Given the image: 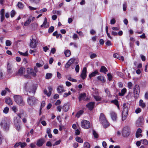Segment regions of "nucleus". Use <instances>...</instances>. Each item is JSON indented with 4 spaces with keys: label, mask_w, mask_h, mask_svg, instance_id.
<instances>
[{
    "label": "nucleus",
    "mask_w": 148,
    "mask_h": 148,
    "mask_svg": "<svg viewBox=\"0 0 148 148\" xmlns=\"http://www.w3.org/2000/svg\"><path fill=\"white\" fill-rule=\"evenodd\" d=\"M99 120L104 128H106L110 125L109 123L107 120L104 114L103 113L100 114Z\"/></svg>",
    "instance_id": "f257e3e1"
},
{
    "label": "nucleus",
    "mask_w": 148,
    "mask_h": 148,
    "mask_svg": "<svg viewBox=\"0 0 148 148\" xmlns=\"http://www.w3.org/2000/svg\"><path fill=\"white\" fill-rule=\"evenodd\" d=\"M1 128L5 131H8L9 130L10 123L8 121L7 118H4L2 119L0 123Z\"/></svg>",
    "instance_id": "f03ea898"
},
{
    "label": "nucleus",
    "mask_w": 148,
    "mask_h": 148,
    "mask_svg": "<svg viewBox=\"0 0 148 148\" xmlns=\"http://www.w3.org/2000/svg\"><path fill=\"white\" fill-rule=\"evenodd\" d=\"M37 86V85H34L29 86L28 85L25 86V89L29 92V93L32 94L33 96L35 95Z\"/></svg>",
    "instance_id": "7ed1b4c3"
},
{
    "label": "nucleus",
    "mask_w": 148,
    "mask_h": 148,
    "mask_svg": "<svg viewBox=\"0 0 148 148\" xmlns=\"http://www.w3.org/2000/svg\"><path fill=\"white\" fill-rule=\"evenodd\" d=\"M14 98L16 102L20 106H22L25 105V103L21 96L15 95L14 96Z\"/></svg>",
    "instance_id": "20e7f679"
},
{
    "label": "nucleus",
    "mask_w": 148,
    "mask_h": 148,
    "mask_svg": "<svg viewBox=\"0 0 148 148\" xmlns=\"http://www.w3.org/2000/svg\"><path fill=\"white\" fill-rule=\"evenodd\" d=\"M27 95L29 96L27 99V102L28 104L31 106L35 105L37 101V100L35 97L33 96H30L28 93Z\"/></svg>",
    "instance_id": "39448f33"
},
{
    "label": "nucleus",
    "mask_w": 148,
    "mask_h": 148,
    "mask_svg": "<svg viewBox=\"0 0 148 148\" xmlns=\"http://www.w3.org/2000/svg\"><path fill=\"white\" fill-rule=\"evenodd\" d=\"M131 131L130 128L127 126L123 128L122 132V136L127 138L128 137L130 134Z\"/></svg>",
    "instance_id": "423d86ee"
},
{
    "label": "nucleus",
    "mask_w": 148,
    "mask_h": 148,
    "mask_svg": "<svg viewBox=\"0 0 148 148\" xmlns=\"http://www.w3.org/2000/svg\"><path fill=\"white\" fill-rule=\"evenodd\" d=\"M140 92V88L138 85H135L133 88V93L134 94V97L137 99L139 97Z\"/></svg>",
    "instance_id": "0eeeda50"
},
{
    "label": "nucleus",
    "mask_w": 148,
    "mask_h": 148,
    "mask_svg": "<svg viewBox=\"0 0 148 148\" xmlns=\"http://www.w3.org/2000/svg\"><path fill=\"white\" fill-rule=\"evenodd\" d=\"M81 125L82 128L88 129L90 127V122L88 121L83 120L81 122Z\"/></svg>",
    "instance_id": "6e6552de"
},
{
    "label": "nucleus",
    "mask_w": 148,
    "mask_h": 148,
    "mask_svg": "<svg viewBox=\"0 0 148 148\" xmlns=\"http://www.w3.org/2000/svg\"><path fill=\"white\" fill-rule=\"evenodd\" d=\"M14 123L16 129L17 130L19 131L20 128V121L18 120L17 118H16L14 120Z\"/></svg>",
    "instance_id": "1a4fd4ad"
},
{
    "label": "nucleus",
    "mask_w": 148,
    "mask_h": 148,
    "mask_svg": "<svg viewBox=\"0 0 148 148\" xmlns=\"http://www.w3.org/2000/svg\"><path fill=\"white\" fill-rule=\"evenodd\" d=\"M87 69L86 67H84L83 69L82 73L80 75V77L83 79H84L87 76Z\"/></svg>",
    "instance_id": "9d476101"
},
{
    "label": "nucleus",
    "mask_w": 148,
    "mask_h": 148,
    "mask_svg": "<svg viewBox=\"0 0 148 148\" xmlns=\"http://www.w3.org/2000/svg\"><path fill=\"white\" fill-rule=\"evenodd\" d=\"M75 59L74 58H72L70 59L66 63L65 65V67L66 68H69L71 65L75 61Z\"/></svg>",
    "instance_id": "9b49d317"
},
{
    "label": "nucleus",
    "mask_w": 148,
    "mask_h": 148,
    "mask_svg": "<svg viewBox=\"0 0 148 148\" xmlns=\"http://www.w3.org/2000/svg\"><path fill=\"white\" fill-rule=\"evenodd\" d=\"M94 102H91L86 104V107L88 108L89 110L91 111L94 108Z\"/></svg>",
    "instance_id": "f8f14e48"
},
{
    "label": "nucleus",
    "mask_w": 148,
    "mask_h": 148,
    "mask_svg": "<svg viewBox=\"0 0 148 148\" xmlns=\"http://www.w3.org/2000/svg\"><path fill=\"white\" fill-rule=\"evenodd\" d=\"M86 97V94L84 92L80 94L78 97V99L79 101H81L82 100H86V99H85Z\"/></svg>",
    "instance_id": "ddd939ff"
},
{
    "label": "nucleus",
    "mask_w": 148,
    "mask_h": 148,
    "mask_svg": "<svg viewBox=\"0 0 148 148\" xmlns=\"http://www.w3.org/2000/svg\"><path fill=\"white\" fill-rule=\"evenodd\" d=\"M57 90L58 93L60 95H61L62 92L65 91V90L64 89L62 85L59 86L57 88Z\"/></svg>",
    "instance_id": "4468645a"
},
{
    "label": "nucleus",
    "mask_w": 148,
    "mask_h": 148,
    "mask_svg": "<svg viewBox=\"0 0 148 148\" xmlns=\"http://www.w3.org/2000/svg\"><path fill=\"white\" fill-rule=\"evenodd\" d=\"M27 73L31 75L32 76L35 77L36 75V74L34 71L33 69L30 68L27 69Z\"/></svg>",
    "instance_id": "2eb2a0df"
},
{
    "label": "nucleus",
    "mask_w": 148,
    "mask_h": 148,
    "mask_svg": "<svg viewBox=\"0 0 148 148\" xmlns=\"http://www.w3.org/2000/svg\"><path fill=\"white\" fill-rule=\"evenodd\" d=\"M25 68L23 67H21L18 70L17 73V75H21L25 73Z\"/></svg>",
    "instance_id": "dca6fc26"
},
{
    "label": "nucleus",
    "mask_w": 148,
    "mask_h": 148,
    "mask_svg": "<svg viewBox=\"0 0 148 148\" xmlns=\"http://www.w3.org/2000/svg\"><path fill=\"white\" fill-rule=\"evenodd\" d=\"M30 46L32 48H34L36 46V41L33 38L31 40Z\"/></svg>",
    "instance_id": "f3484780"
},
{
    "label": "nucleus",
    "mask_w": 148,
    "mask_h": 148,
    "mask_svg": "<svg viewBox=\"0 0 148 148\" xmlns=\"http://www.w3.org/2000/svg\"><path fill=\"white\" fill-rule=\"evenodd\" d=\"M110 116L113 121H116L117 119V114L114 111H112L110 113Z\"/></svg>",
    "instance_id": "a211bd4d"
},
{
    "label": "nucleus",
    "mask_w": 148,
    "mask_h": 148,
    "mask_svg": "<svg viewBox=\"0 0 148 148\" xmlns=\"http://www.w3.org/2000/svg\"><path fill=\"white\" fill-rule=\"evenodd\" d=\"M44 142V139L43 138H40L38 140L36 145L38 147H41L43 145Z\"/></svg>",
    "instance_id": "6ab92c4d"
},
{
    "label": "nucleus",
    "mask_w": 148,
    "mask_h": 148,
    "mask_svg": "<svg viewBox=\"0 0 148 148\" xmlns=\"http://www.w3.org/2000/svg\"><path fill=\"white\" fill-rule=\"evenodd\" d=\"M48 89L49 90V92H47V90L45 89L44 90V93L47 95V96L48 97L50 96L51 94V91L52 90V89L51 87L50 86H49L48 87Z\"/></svg>",
    "instance_id": "aec40b11"
},
{
    "label": "nucleus",
    "mask_w": 148,
    "mask_h": 148,
    "mask_svg": "<svg viewBox=\"0 0 148 148\" xmlns=\"http://www.w3.org/2000/svg\"><path fill=\"white\" fill-rule=\"evenodd\" d=\"M5 102L9 106L12 105L13 104L12 101L11 99L9 97H7L5 98Z\"/></svg>",
    "instance_id": "412c9836"
},
{
    "label": "nucleus",
    "mask_w": 148,
    "mask_h": 148,
    "mask_svg": "<svg viewBox=\"0 0 148 148\" xmlns=\"http://www.w3.org/2000/svg\"><path fill=\"white\" fill-rule=\"evenodd\" d=\"M143 120V117L140 116L136 121V125L138 126L139 125H140L142 123Z\"/></svg>",
    "instance_id": "4be33fe9"
},
{
    "label": "nucleus",
    "mask_w": 148,
    "mask_h": 148,
    "mask_svg": "<svg viewBox=\"0 0 148 148\" xmlns=\"http://www.w3.org/2000/svg\"><path fill=\"white\" fill-rule=\"evenodd\" d=\"M99 73L97 70H96L92 72L89 75V77L91 78L92 77L95 76L97 75H99Z\"/></svg>",
    "instance_id": "5701e85b"
},
{
    "label": "nucleus",
    "mask_w": 148,
    "mask_h": 148,
    "mask_svg": "<svg viewBox=\"0 0 148 148\" xmlns=\"http://www.w3.org/2000/svg\"><path fill=\"white\" fill-rule=\"evenodd\" d=\"M100 71L101 72L105 74H106L108 72V70L107 68L104 66H101V67Z\"/></svg>",
    "instance_id": "b1692460"
},
{
    "label": "nucleus",
    "mask_w": 148,
    "mask_h": 148,
    "mask_svg": "<svg viewBox=\"0 0 148 148\" xmlns=\"http://www.w3.org/2000/svg\"><path fill=\"white\" fill-rule=\"evenodd\" d=\"M139 105L143 108H145L146 106L145 104L143 102V101L142 99H140L139 100Z\"/></svg>",
    "instance_id": "393cba45"
},
{
    "label": "nucleus",
    "mask_w": 148,
    "mask_h": 148,
    "mask_svg": "<svg viewBox=\"0 0 148 148\" xmlns=\"http://www.w3.org/2000/svg\"><path fill=\"white\" fill-rule=\"evenodd\" d=\"M71 52L69 50L67 49L65 50L64 52L65 56L66 57H69L71 55Z\"/></svg>",
    "instance_id": "a878e982"
},
{
    "label": "nucleus",
    "mask_w": 148,
    "mask_h": 148,
    "mask_svg": "<svg viewBox=\"0 0 148 148\" xmlns=\"http://www.w3.org/2000/svg\"><path fill=\"white\" fill-rule=\"evenodd\" d=\"M127 91V89L125 88H124L121 90V92H119V96H123Z\"/></svg>",
    "instance_id": "bb28decb"
},
{
    "label": "nucleus",
    "mask_w": 148,
    "mask_h": 148,
    "mask_svg": "<svg viewBox=\"0 0 148 148\" xmlns=\"http://www.w3.org/2000/svg\"><path fill=\"white\" fill-rule=\"evenodd\" d=\"M128 107H125L123 108L122 111V114L123 115H128Z\"/></svg>",
    "instance_id": "cd10ccee"
},
{
    "label": "nucleus",
    "mask_w": 148,
    "mask_h": 148,
    "mask_svg": "<svg viewBox=\"0 0 148 148\" xmlns=\"http://www.w3.org/2000/svg\"><path fill=\"white\" fill-rule=\"evenodd\" d=\"M97 78L98 79L101 81L102 83H104L105 82V80L104 79V77L102 76H99L97 77Z\"/></svg>",
    "instance_id": "c85d7f7f"
},
{
    "label": "nucleus",
    "mask_w": 148,
    "mask_h": 148,
    "mask_svg": "<svg viewBox=\"0 0 148 148\" xmlns=\"http://www.w3.org/2000/svg\"><path fill=\"white\" fill-rule=\"evenodd\" d=\"M69 106L66 104H65L63 106L62 109L64 112H67L69 110Z\"/></svg>",
    "instance_id": "c756f323"
},
{
    "label": "nucleus",
    "mask_w": 148,
    "mask_h": 148,
    "mask_svg": "<svg viewBox=\"0 0 148 148\" xmlns=\"http://www.w3.org/2000/svg\"><path fill=\"white\" fill-rule=\"evenodd\" d=\"M84 111L83 110H81L78 111L76 114V116L77 118H79L80 116L83 114Z\"/></svg>",
    "instance_id": "7c9ffc66"
},
{
    "label": "nucleus",
    "mask_w": 148,
    "mask_h": 148,
    "mask_svg": "<svg viewBox=\"0 0 148 148\" xmlns=\"http://www.w3.org/2000/svg\"><path fill=\"white\" fill-rule=\"evenodd\" d=\"M84 148H90V146L89 143L86 142L84 143Z\"/></svg>",
    "instance_id": "2f4dec72"
},
{
    "label": "nucleus",
    "mask_w": 148,
    "mask_h": 148,
    "mask_svg": "<svg viewBox=\"0 0 148 148\" xmlns=\"http://www.w3.org/2000/svg\"><path fill=\"white\" fill-rule=\"evenodd\" d=\"M76 141L80 143H82L83 142V140L81 138L77 136L75 138Z\"/></svg>",
    "instance_id": "473e14b6"
},
{
    "label": "nucleus",
    "mask_w": 148,
    "mask_h": 148,
    "mask_svg": "<svg viewBox=\"0 0 148 148\" xmlns=\"http://www.w3.org/2000/svg\"><path fill=\"white\" fill-rule=\"evenodd\" d=\"M11 64L9 63H8L7 65V71L8 72V73H11Z\"/></svg>",
    "instance_id": "72a5a7b5"
},
{
    "label": "nucleus",
    "mask_w": 148,
    "mask_h": 148,
    "mask_svg": "<svg viewBox=\"0 0 148 148\" xmlns=\"http://www.w3.org/2000/svg\"><path fill=\"white\" fill-rule=\"evenodd\" d=\"M18 6L20 9H23L24 7L23 4L21 2H19L18 3Z\"/></svg>",
    "instance_id": "f704fd0d"
},
{
    "label": "nucleus",
    "mask_w": 148,
    "mask_h": 148,
    "mask_svg": "<svg viewBox=\"0 0 148 148\" xmlns=\"http://www.w3.org/2000/svg\"><path fill=\"white\" fill-rule=\"evenodd\" d=\"M94 97L97 101H101V97L98 96L94 95Z\"/></svg>",
    "instance_id": "c9c22d12"
},
{
    "label": "nucleus",
    "mask_w": 148,
    "mask_h": 148,
    "mask_svg": "<svg viewBox=\"0 0 148 148\" xmlns=\"http://www.w3.org/2000/svg\"><path fill=\"white\" fill-rule=\"evenodd\" d=\"M18 53L21 55L24 56H27L28 55V51H27L25 53H22L20 51H18Z\"/></svg>",
    "instance_id": "e433bc0d"
},
{
    "label": "nucleus",
    "mask_w": 148,
    "mask_h": 148,
    "mask_svg": "<svg viewBox=\"0 0 148 148\" xmlns=\"http://www.w3.org/2000/svg\"><path fill=\"white\" fill-rule=\"evenodd\" d=\"M111 103H112L114 104L115 105H116L119 103L118 100L116 99L114 100H112L111 101Z\"/></svg>",
    "instance_id": "4c0bfd02"
},
{
    "label": "nucleus",
    "mask_w": 148,
    "mask_h": 148,
    "mask_svg": "<svg viewBox=\"0 0 148 148\" xmlns=\"http://www.w3.org/2000/svg\"><path fill=\"white\" fill-rule=\"evenodd\" d=\"M52 74L50 73H47L46 75V78L47 79H50L52 77Z\"/></svg>",
    "instance_id": "58836bf2"
},
{
    "label": "nucleus",
    "mask_w": 148,
    "mask_h": 148,
    "mask_svg": "<svg viewBox=\"0 0 148 148\" xmlns=\"http://www.w3.org/2000/svg\"><path fill=\"white\" fill-rule=\"evenodd\" d=\"M93 134L94 136V137L95 138H97L98 137V135L96 132L94 130H93Z\"/></svg>",
    "instance_id": "ea45409f"
},
{
    "label": "nucleus",
    "mask_w": 148,
    "mask_h": 148,
    "mask_svg": "<svg viewBox=\"0 0 148 148\" xmlns=\"http://www.w3.org/2000/svg\"><path fill=\"white\" fill-rule=\"evenodd\" d=\"M105 91L106 94H107L108 97L111 96V95L110 94V92L108 88H106L105 89Z\"/></svg>",
    "instance_id": "a19ab883"
},
{
    "label": "nucleus",
    "mask_w": 148,
    "mask_h": 148,
    "mask_svg": "<svg viewBox=\"0 0 148 148\" xmlns=\"http://www.w3.org/2000/svg\"><path fill=\"white\" fill-rule=\"evenodd\" d=\"M140 141L142 144H144L145 145H148V141L146 139L141 140Z\"/></svg>",
    "instance_id": "79ce46f5"
},
{
    "label": "nucleus",
    "mask_w": 148,
    "mask_h": 148,
    "mask_svg": "<svg viewBox=\"0 0 148 148\" xmlns=\"http://www.w3.org/2000/svg\"><path fill=\"white\" fill-rule=\"evenodd\" d=\"M108 79L109 81H111L112 79V75L110 73H109L107 74Z\"/></svg>",
    "instance_id": "37998d69"
},
{
    "label": "nucleus",
    "mask_w": 148,
    "mask_h": 148,
    "mask_svg": "<svg viewBox=\"0 0 148 148\" xmlns=\"http://www.w3.org/2000/svg\"><path fill=\"white\" fill-rule=\"evenodd\" d=\"M9 110V108L8 107H6L4 108L3 112L5 114H7L8 113Z\"/></svg>",
    "instance_id": "c03bdc74"
},
{
    "label": "nucleus",
    "mask_w": 148,
    "mask_h": 148,
    "mask_svg": "<svg viewBox=\"0 0 148 148\" xmlns=\"http://www.w3.org/2000/svg\"><path fill=\"white\" fill-rule=\"evenodd\" d=\"M71 92L70 91H69L68 93L65 92L64 93L63 95V97H66L68 96H69V95H70L71 94Z\"/></svg>",
    "instance_id": "a18cd8bd"
},
{
    "label": "nucleus",
    "mask_w": 148,
    "mask_h": 148,
    "mask_svg": "<svg viewBox=\"0 0 148 148\" xmlns=\"http://www.w3.org/2000/svg\"><path fill=\"white\" fill-rule=\"evenodd\" d=\"M133 86L132 83L131 82H129L127 84V87L129 89H132Z\"/></svg>",
    "instance_id": "49530a36"
},
{
    "label": "nucleus",
    "mask_w": 148,
    "mask_h": 148,
    "mask_svg": "<svg viewBox=\"0 0 148 148\" xmlns=\"http://www.w3.org/2000/svg\"><path fill=\"white\" fill-rule=\"evenodd\" d=\"M29 1L31 3H34L35 4H37L39 3L40 0H29Z\"/></svg>",
    "instance_id": "de8ad7c7"
},
{
    "label": "nucleus",
    "mask_w": 148,
    "mask_h": 148,
    "mask_svg": "<svg viewBox=\"0 0 148 148\" xmlns=\"http://www.w3.org/2000/svg\"><path fill=\"white\" fill-rule=\"evenodd\" d=\"M31 22V20L30 19H28L27 20V21H26V22H25V23L24 24V25L25 26H28L30 24Z\"/></svg>",
    "instance_id": "09e8293b"
},
{
    "label": "nucleus",
    "mask_w": 148,
    "mask_h": 148,
    "mask_svg": "<svg viewBox=\"0 0 148 148\" xmlns=\"http://www.w3.org/2000/svg\"><path fill=\"white\" fill-rule=\"evenodd\" d=\"M127 8V4L126 2H125L123 5V10L124 11H125Z\"/></svg>",
    "instance_id": "8fccbe9b"
},
{
    "label": "nucleus",
    "mask_w": 148,
    "mask_h": 148,
    "mask_svg": "<svg viewBox=\"0 0 148 148\" xmlns=\"http://www.w3.org/2000/svg\"><path fill=\"white\" fill-rule=\"evenodd\" d=\"M12 42L10 40H7L5 42V44L6 46H10Z\"/></svg>",
    "instance_id": "3c124183"
},
{
    "label": "nucleus",
    "mask_w": 148,
    "mask_h": 148,
    "mask_svg": "<svg viewBox=\"0 0 148 148\" xmlns=\"http://www.w3.org/2000/svg\"><path fill=\"white\" fill-rule=\"evenodd\" d=\"M56 38H60L61 39L62 38V35L60 34H58L57 33V31H56Z\"/></svg>",
    "instance_id": "603ef678"
},
{
    "label": "nucleus",
    "mask_w": 148,
    "mask_h": 148,
    "mask_svg": "<svg viewBox=\"0 0 148 148\" xmlns=\"http://www.w3.org/2000/svg\"><path fill=\"white\" fill-rule=\"evenodd\" d=\"M141 111L142 110L140 108H138L135 110V112L136 114H138L140 112H141Z\"/></svg>",
    "instance_id": "864d4df0"
},
{
    "label": "nucleus",
    "mask_w": 148,
    "mask_h": 148,
    "mask_svg": "<svg viewBox=\"0 0 148 148\" xmlns=\"http://www.w3.org/2000/svg\"><path fill=\"white\" fill-rule=\"evenodd\" d=\"M54 27L51 26L50 28H49V29L48 30V32L49 33H51L54 30Z\"/></svg>",
    "instance_id": "5fc2aeb1"
},
{
    "label": "nucleus",
    "mask_w": 148,
    "mask_h": 148,
    "mask_svg": "<svg viewBox=\"0 0 148 148\" xmlns=\"http://www.w3.org/2000/svg\"><path fill=\"white\" fill-rule=\"evenodd\" d=\"M106 45L107 46H110L112 45L111 42L109 40H108L105 43Z\"/></svg>",
    "instance_id": "6e6d98bb"
},
{
    "label": "nucleus",
    "mask_w": 148,
    "mask_h": 148,
    "mask_svg": "<svg viewBox=\"0 0 148 148\" xmlns=\"http://www.w3.org/2000/svg\"><path fill=\"white\" fill-rule=\"evenodd\" d=\"M75 70L77 73L79 72V66L78 65H76Z\"/></svg>",
    "instance_id": "4d7b16f0"
},
{
    "label": "nucleus",
    "mask_w": 148,
    "mask_h": 148,
    "mask_svg": "<svg viewBox=\"0 0 148 148\" xmlns=\"http://www.w3.org/2000/svg\"><path fill=\"white\" fill-rule=\"evenodd\" d=\"M17 115L20 118H21L23 116L24 113L23 112L18 113L17 114Z\"/></svg>",
    "instance_id": "13d9d810"
},
{
    "label": "nucleus",
    "mask_w": 148,
    "mask_h": 148,
    "mask_svg": "<svg viewBox=\"0 0 148 148\" xmlns=\"http://www.w3.org/2000/svg\"><path fill=\"white\" fill-rule=\"evenodd\" d=\"M128 115H123L122 114V120L124 121L127 118Z\"/></svg>",
    "instance_id": "bf43d9fd"
},
{
    "label": "nucleus",
    "mask_w": 148,
    "mask_h": 148,
    "mask_svg": "<svg viewBox=\"0 0 148 148\" xmlns=\"http://www.w3.org/2000/svg\"><path fill=\"white\" fill-rule=\"evenodd\" d=\"M68 79L69 81L73 82H76L77 81L76 79H73L71 77H69V78Z\"/></svg>",
    "instance_id": "052dcab7"
},
{
    "label": "nucleus",
    "mask_w": 148,
    "mask_h": 148,
    "mask_svg": "<svg viewBox=\"0 0 148 148\" xmlns=\"http://www.w3.org/2000/svg\"><path fill=\"white\" fill-rule=\"evenodd\" d=\"M97 57V55L94 53H93L91 54L90 56V58L91 59Z\"/></svg>",
    "instance_id": "680f3d73"
},
{
    "label": "nucleus",
    "mask_w": 148,
    "mask_h": 148,
    "mask_svg": "<svg viewBox=\"0 0 148 148\" xmlns=\"http://www.w3.org/2000/svg\"><path fill=\"white\" fill-rule=\"evenodd\" d=\"M15 14V12L14 10H12L11 12V16L12 17H13L14 16V15Z\"/></svg>",
    "instance_id": "e2e57ef3"
},
{
    "label": "nucleus",
    "mask_w": 148,
    "mask_h": 148,
    "mask_svg": "<svg viewBox=\"0 0 148 148\" xmlns=\"http://www.w3.org/2000/svg\"><path fill=\"white\" fill-rule=\"evenodd\" d=\"M27 145L26 143H22L21 142V143L20 145L21 148H23L25 147Z\"/></svg>",
    "instance_id": "0e129e2a"
},
{
    "label": "nucleus",
    "mask_w": 148,
    "mask_h": 148,
    "mask_svg": "<svg viewBox=\"0 0 148 148\" xmlns=\"http://www.w3.org/2000/svg\"><path fill=\"white\" fill-rule=\"evenodd\" d=\"M62 108V107L60 105L58 106L57 107V110H58L59 112L61 111Z\"/></svg>",
    "instance_id": "69168bd1"
},
{
    "label": "nucleus",
    "mask_w": 148,
    "mask_h": 148,
    "mask_svg": "<svg viewBox=\"0 0 148 148\" xmlns=\"http://www.w3.org/2000/svg\"><path fill=\"white\" fill-rule=\"evenodd\" d=\"M102 145L103 146L104 148H106L107 146V144L105 141H103V142L102 143Z\"/></svg>",
    "instance_id": "338daca9"
},
{
    "label": "nucleus",
    "mask_w": 148,
    "mask_h": 148,
    "mask_svg": "<svg viewBox=\"0 0 148 148\" xmlns=\"http://www.w3.org/2000/svg\"><path fill=\"white\" fill-rule=\"evenodd\" d=\"M116 23V20L114 18H112L110 21V23L111 24H114Z\"/></svg>",
    "instance_id": "774afa93"
}]
</instances>
